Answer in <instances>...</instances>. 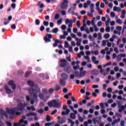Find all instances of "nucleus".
Returning <instances> with one entry per match:
<instances>
[{"mask_svg": "<svg viewBox=\"0 0 126 126\" xmlns=\"http://www.w3.org/2000/svg\"><path fill=\"white\" fill-rule=\"evenodd\" d=\"M47 104L49 107H54V108H58V109L61 108L60 102L55 99H53L51 101H49Z\"/></svg>", "mask_w": 126, "mask_h": 126, "instance_id": "1", "label": "nucleus"}, {"mask_svg": "<svg viewBox=\"0 0 126 126\" xmlns=\"http://www.w3.org/2000/svg\"><path fill=\"white\" fill-rule=\"evenodd\" d=\"M60 6L62 9H67V7L68 6V0H63V1L60 5Z\"/></svg>", "mask_w": 126, "mask_h": 126, "instance_id": "2", "label": "nucleus"}, {"mask_svg": "<svg viewBox=\"0 0 126 126\" xmlns=\"http://www.w3.org/2000/svg\"><path fill=\"white\" fill-rule=\"evenodd\" d=\"M53 38L52 34L46 33V36L44 37V40L46 43H49L51 42V39Z\"/></svg>", "mask_w": 126, "mask_h": 126, "instance_id": "3", "label": "nucleus"}, {"mask_svg": "<svg viewBox=\"0 0 126 126\" xmlns=\"http://www.w3.org/2000/svg\"><path fill=\"white\" fill-rule=\"evenodd\" d=\"M26 106H27V103H22L20 102L18 104V107H19L20 111H23L24 109H25V107H26Z\"/></svg>", "mask_w": 126, "mask_h": 126, "instance_id": "4", "label": "nucleus"}, {"mask_svg": "<svg viewBox=\"0 0 126 126\" xmlns=\"http://www.w3.org/2000/svg\"><path fill=\"white\" fill-rule=\"evenodd\" d=\"M61 63H61L60 64V66L61 67H65L66 66V60L64 59H63L61 60Z\"/></svg>", "mask_w": 126, "mask_h": 126, "instance_id": "5", "label": "nucleus"}, {"mask_svg": "<svg viewBox=\"0 0 126 126\" xmlns=\"http://www.w3.org/2000/svg\"><path fill=\"white\" fill-rule=\"evenodd\" d=\"M6 111L7 113L10 115L11 116H12L15 114L14 110L13 108H12L11 109H9V108H7L6 109Z\"/></svg>", "mask_w": 126, "mask_h": 126, "instance_id": "6", "label": "nucleus"}, {"mask_svg": "<svg viewBox=\"0 0 126 126\" xmlns=\"http://www.w3.org/2000/svg\"><path fill=\"white\" fill-rule=\"evenodd\" d=\"M75 22H76V19L75 18H74L73 20H70L68 19H66L65 21V23L66 25L69 23H75Z\"/></svg>", "mask_w": 126, "mask_h": 126, "instance_id": "7", "label": "nucleus"}, {"mask_svg": "<svg viewBox=\"0 0 126 126\" xmlns=\"http://www.w3.org/2000/svg\"><path fill=\"white\" fill-rule=\"evenodd\" d=\"M32 87L34 90V92H36V93H40V92H41V90L40 88L38 87V85L35 84Z\"/></svg>", "mask_w": 126, "mask_h": 126, "instance_id": "8", "label": "nucleus"}, {"mask_svg": "<svg viewBox=\"0 0 126 126\" xmlns=\"http://www.w3.org/2000/svg\"><path fill=\"white\" fill-rule=\"evenodd\" d=\"M74 10H75V9L73 8L72 6H71L68 10V13L69 14H72L74 15Z\"/></svg>", "mask_w": 126, "mask_h": 126, "instance_id": "9", "label": "nucleus"}, {"mask_svg": "<svg viewBox=\"0 0 126 126\" xmlns=\"http://www.w3.org/2000/svg\"><path fill=\"white\" fill-rule=\"evenodd\" d=\"M61 77L64 79V80H67V78H68V75L66 74L65 73H63L61 74Z\"/></svg>", "mask_w": 126, "mask_h": 126, "instance_id": "10", "label": "nucleus"}, {"mask_svg": "<svg viewBox=\"0 0 126 126\" xmlns=\"http://www.w3.org/2000/svg\"><path fill=\"white\" fill-rule=\"evenodd\" d=\"M64 70L67 73H70L71 72V68L69 66H67L64 68Z\"/></svg>", "mask_w": 126, "mask_h": 126, "instance_id": "11", "label": "nucleus"}, {"mask_svg": "<svg viewBox=\"0 0 126 126\" xmlns=\"http://www.w3.org/2000/svg\"><path fill=\"white\" fill-rule=\"evenodd\" d=\"M60 43H61L60 39H56L55 40V43L53 44V46L54 48H56V47L58 46V44H60Z\"/></svg>", "mask_w": 126, "mask_h": 126, "instance_id": "12", "label": "nucleus"}, {"mask_svg": "<svg viewBox=\"0 0 126 126\" xmlns=\"http://www.w3.org/2000/svg\"><path fill=\"white\" fill-rule=\"evenodd\" d=\"M90 11H91V13L89 12H88V16H89L90 17H93V13H94V12H95V10L91 9Z\"/></svg>", "mask_w": 126, "mask_h": 126, "instance_id": "13", "label": "nucleus"}, {"mask_svg": "<svg viewBox=\"0 0 126 126\" xmlns=\"http://www.w3.org/2000/svg\"><path fill=\"white\" fill-rule=\"evenodd\" d=\"M91 73L93 75H98L99 74V71L97 69H94L91 71Z\"/></svg>", "mask_w": 126, "mask_h": 126, "instance_id": "14", "label": "nucleus"}, {"mask_svg": "<svg viewBox=\"0 0 126 126\" xmlns=\"http://www.w3.org/2000/svg\"><path fill=\"white\" fill-rule=\"evenodd\" d=\"M59 82L61 86H65V81L63 80V79H60Z\"/></svg>", "mask_w": 126, "mask_h": 126, "instance_id": "15", "label": "nucleus"}, {"mask_svg": "<svg viewBox=\"0 0 126 126\" xmlns=\"http://www.w3.org/2000/svg\"><path fill=\"white\" fill-rule=\"evenodd\" d=\"M4 89L6 90L7 94H10L11 93V90L8 88V86H5L4 87Z\"/></svg>", "mask_w": 126, "mask_h": 126, "instance_id": "16", "label": "nucleus"}, {"mask_svg": "<svg viewBox=\"0 0 126 126\" xmlns=\"http://www.w3.org/2000/svg\"><path fill=\"white\" fill-rule=\"evenodd\" d=\"M100 91H99V89H95L94 90V92L92 93V95L93 97H97V94L96 93H99Z\"/></svg>", "mask_w": 126, "mask_h": 126, "instance_id": "17", "label": "nucleus"}, {"mask_svg": "<svg viewBox=\"0 0 126 126\" xmlns=\"http://www.w3.org/2000/svg\"><path fill=\"white\" fill-rule=\"evenodd\" d=\"M26 116L27 117H31V116L34 117L35 116H37V113L35 112H31L30 113H27L26 114Z\"/></svg>", "mask_w": 126, "mask_h": 126, "instance_id": "18", "label": "nucleus"}, {"mask_svg": "<svg viewBox=\"0 0 126 126\" xmlns=\"http://www.w3.org/2000/svg\"><path fill=\"white\" fill-rule=\"evenodd\" d=\"M24 120H26V116L25 115H23L22 116V119L19 120V123L20 124H23L24 123Z\"/></svg>", "mask_w": 126, "mask_h": 126, "instance_id": "19", "label": "nucleus"}, {"mask_svg": "<svg viewBox=\"0 0 126 126\" xmlns=\"http://www.w3.org/2000/svg\"><path fill=\"white\" fill-rule=\"evenodd\" d=\"M121 122V118H119L117 120H115L112 123V126H114L116 124H118V123Z\"/></svg>", "mask_w": 126, "mask_h": 126, "instance_id": "20", "label": "nucleus"}, {"mask_svg": "<svg viewBox=\"0 0 126 126\" xmlns=\"http://www.w3.org/2000/svg\"><path fill=\"white\" fill-rule=\"evenodd\" d=\"M27 83L30 86H31V87H33V86H35V84L34 83V82L31 81V80H28L27 82Z\"/></svg>", "mask_w": 126, "mask_h": 126, "instance_id": "21", "label": "nucleus"}, {"mask_svg": "<svg viewBox=\"0 0 126 126\" xmlns=\"http://www.w3.org/2000/svg\"><path fill=\"white\" fill-rule=\"evenodd\" d=\"M27 110H28V111H31V110H32V111H36V108H35V107H34V106H31L30 107H27Z\"/></svg>", "mask_w": 126, "mask_h": 126, "instance_id": "22", "label": "nucleus"}, {"mask_svg": "<svg viewBox=\"0 0 126 126\" xmlns=\"http://www.w3.org/2000/svg\"><path fill=\"white\" fill-rule=\"evenodd\" d=\"M96 119H98V120H96V122L97 123L98 125H100L102 122V117H96Z\"/></svg>", "mask_w": 126, "mask_h": 126, "instance_id": "23", "label": "nucleus"}, {"mask_svg": "<svg viewBox=\"0 0 126 126\" xmlns=\"http://www.w3.org/2000/svg\"><path fill=\"white\" fill-rule=\"evenodd\" d=\"M35 92L34 89L32 87L29 90V93H30V94H34V93Z\"/></svg>", "mask_w": 126, "mask_h": 126, "instance_id": "24", "label": "nucleus"}, {"mask_svg": "<svg viewBox=\"0 0 126 126\" xmlns=\"http://www.w3.org/2000/svg\"><path fill=\"white\" fill-rule=\"evenodd\" d=\"M70 119H72V120H75L76 116L73 113H71L70 114Z\"/></svg>", "mask_w": 126, "mask_h": 126, "instance_id": "25", "label": "nucleus"}, {"mask_svg": "<svg viewBox=\"0 0 126 126\" xmlns=\"http://www.w3.org/2000/svg\"><path fill=\"white\" fill-rule=\"evenodd\" d=\"M61 122H59V124L61 125H62V124H64V123H65V118L63 117L60 120Z\"/></svg>", "mask_w": 126, "mask_h": 126, "instance_id": "26", "label": "nucleus"}, {"mask_svg": "<svg viewBox=\"0 0 126 126\" xmlns=\"http://www.w3.org/2000/svg\"><path fill=\"white\" fill-rule=\"evenodd\" d=\"M85 74H86V71L84 70L80 73L79 76H80V77H82V76H83V75H85Z\"/></svg>", "mask_w": 126, "mask_h": 126, "instance_id": "27", "label": "nucleus"}, {"mask_svg": "<svg viewBox=\"0 0 126 126\" xmlns=\"http://www.w3.org/2000/svg\"><path fill=\"white\" fill-rule=\"evenodd\" d=\"M61 86H59L58 85H56V87H55V91H60V90H61Z\"/></svg>", "mask_w": 126, "mask_h": 126, "instance_id": "28", "label": "nucleus"}, {"mask_svg": "<svg viewBox=\"0 0 126 126\" xmlns=\"http://www.w3.org/2000/svg\"><path fill=\"white\" fill-rule=\"evenodd\" d=\"M71 36L72 37H73L74 39H75L76 41H78V38L76 37V35H75L74 33H71Z\"/></svg>", "mask_w": 126, "mask_h": 126, "instance_id": "29", "label": "nucleus"}, {"mask_svg": "<svg viewBox=\"0 0 126 126\" xmlns=\"http://www.w3.org/2000/svg\"><path fill=\"white\" fill-rule=\"evenodd\" d=\"M46 122H51V121H52V119H51L50 115L46 116Z\"/></svg>", "mask_w": 126, "mask_h": 126, "instance_id": "30", "label": "nucleus"}, {"mask_svg": "<svg viewBox=\"0 0 126 126\" xmlns=\"http://www.w3.org/2000/svg\"><path fill=\"white\" fill-rule=\"evenodd\" d=\"M78 42L76 43V45L77 46V47H79V46H80L81 42H82V40L81 39H78V40H77Z\"/></svg>", "mask_w": 126, "mask_h": 126, "instance_id": "31", "label": "nucleus"}, {"mask_svg": "<svg viewBox=\"0 0 126 126\" xmlns=\"http://www.w3.org/2000/svg\"><path fill=\"white\" fill-rule=\"evenodd\" d=\"M14 84V81H13V80H11L8 82V85H10V86H11Z\"/></svg>", "mask_w": 126, "mask_h": 126, "instance_id": "32", "label": "nucleus"}, {"mask_svg": "<svg viewBox=\"0 0 126 126\" xmlns=\"http://www.w3.org/2000/svg\"><path fill=\"white\" fill-rule=\"evenodd\" d=\"M32 97L34 100H37V98H38V94L37 93H33Z\"/></svg>", "mask_w": 126, "mask_h": 126, "instance_id": "33", "label": "nucleus"}, {"mask_svg": "<svg viewBox=\"0 0 126 126\" xmlns=\"http://www.w3.org/2000/svg\"><path fill=\"white\" fill-rule=\"evenodd\" d=\"M6 113V112H5V111H4V110H3V109H0V115H1L2 116H3L4 115H5Z\"/></svg>", "mask_w": 126, "mask_h": 126, "instance_id": "34", "label": "nucleus"}, {"mask_svg": "<svg viewBox=\"0 0 126 126\" xmlns=\"http://www.w3.org/2000/svg\"><path fill=\"white\" fill-rule=\"evenodd\" d=\"M58 31H59V29L58 28H56L52 30L53 33H55V34L58 33Z\"/></svg>", "mask_w": 126, "mask_h": 126, "instance_id": "35", "label": "nucleus"}, {"mask_svg": "<svg viewBox=\"0 0 126 126\" xmlns=\"http://www.w3.org/2000/svg\"><path fill=\"white\" fill-rule=\"evenodd\" d=\"M39 97L40 99H41V100H43V99H44L45 96H44V94H43L40 93L39 94Z\"/></svg>", "mask_w": 126, "mask_h": 126, "instance_id": "36", "label": "nucleus"}, {"mask_svg": "<svg viewBox=\"0 0 126 126\" xmlns=\"http://www.w3.org/2000/svg\"><path fill=\"white\" fill-rule=\"evenodd\" d=\"M13 109L15 112H15H18L19 111H20V108H19L18 106L17 107H14Z\"/></svg>", "mask_w": 126, "mask_h": 126, "instance_id": "37", "label": "nucleus"}, {"mask_svg": "<svg viewBox=\"0 0 126 126\" xmlns=\"http://www.w3.org/2000/svg\"><path fill=\"white\" fill-rule=\"evenodd\" d=\"M64 47L65 48H69V45L68 44V42H67V41H64Z\"/></svg>", "mask_w": 126, "mask_h": 126, "instance_id": "38", "label": "nucleus"}, {"mask_svg": "<svg viewBox=\"0 0 126 126\" xmlns=\"http://www.w3.org/2000/svg\"><path fill=\"white\" fill-rule=\"evenodd\" d=\"M98 37L97 38V40H102V33L98 32Z\"/></svg>", "mask_w": 126, "mask_h": 126, "instance_id": "39", "label": "nucleus"}, {"mask_svg": "<svg viewBox=\"0 0 126 126\" xmlns=\"http://www.w3.org/2000/svg\"><path fill=\"white\" fill-rule=\"evenodd\" d=\"M95 17L93 18L91 22L92 25H94L95 24Z\"/></svg>", "mask_w": 126, "mask_h": 126, "instance_id": "40", "label": "nucleus"}, {"mask_svg": "<svg viewBox=\"0 0 126 126\" xmlns=\"http://www.w3.org/2000/svg\"><path fill=\"white\" fill-rule=\"evenodd\" d=\"M116 23H118V24H119L120 25H122V24H123V22H122L121 19H118L116 21Z\"/></svg>", "mask_w": 126, "mask_h": 126, "instance_id": "41", "label": "nucleus"}, {"mask_svg": "<svg viewBox=\"0 0 126 126\" xmlns=\"http://www.w3.org/2000/svg\"><path fill=\"white\" fill-rule=\"evenodd\" d=\"M5 124H6V125H7V126H12V124L11 123V122L8 121L5 122Z\"/></svg>", "mask_w": 126, "mask_h": 126, "instance_id": "42", "label": "nucleus"}, {"mask_svg": "<svg viewBox=\"0 0 126 126\" xmlns=\"http://www.w3.org/2000/svg\"><path fill=\"white\" fill-rule=\"evenodd\" d=\"M104 37L105 39H108V38H110V34L106 33L104 34Z\"/></svg>", "mask_w": 126, "mask_h": 126, "instance_id": "43", "label": "nucleus"}, {"mask_svg": "<svg viewBox=\"0 0 126 126\" xmlns=\"http://www.w3.org/2000/svg\"><path fill=\"white\" fill-rule=\"evenodd\" d=\"M68 123H71V126H72L74 125V122L71 121L69 119H68Z\"/></svg>", "mask_w": 126, "mask_h": 126, "instance_id": "44", "label": "nucleus"}, {"mask_svg": "<svg viewBox=\"0 0 126 126\" xmlns=\"http://www.w3.org/2000/svg\"><path fill=\"white\" fill-rule=\"evenodd\" d=\"M43 25L46 27L49 26V22L46 21H43Z\"/></svg>", "mask_w": 126, "mask_h": 126, "instance_id": "45", "label": "nucleus"}, {"mask_svg": "<svg viewBox=\"0 0 126 126\" xmlns=\"http://www.w3.org/2000/svg\"><path fill=\"white\" fill-rule=\"evenodd\" d=\"M42 93H43V94H47L48 93V90L46 89H43Z\"/></svg>", "mask_w": 126, "mask_h": 126, "instance_id": "46", "label": "nucleus"}, {"mask_svg": "<svg viewBox=\"0 0 126 126\" xmlns=\"http://www.w3.org/2000/svg\"><path fill=\"white\" fill-rule=\"evenodd\" d=\"M53 124H55V122H52L50 123H46L45 124V126H52V125H53Z\"/></svg>", "mask_w": 126, "mask_h": 126, "instance_id": "47", "label": "nucleus"}, {"mask_svg": "<svg viewBox=\"0 0 126 126\" xmlns=\"http://www.w3.org/2000/svg\"><path fill=\"white\" fill-rule=\"evenodd\" d=\"M57 112H58V110L57 109H55L52 111L51 115H52V116H54V115H55L56 114H57Z\"/></svg>", "mask_w": 126, "mask_h": 126, "instance_id": "48", "label": "nucleus"}, {"mask_svg": "<svg viewBox=\"0 0 126 126\" xmlns=\"http://www.w3.org/2000/svg\"><path fill=\"white\" fill-rule=\"evenodd\" d=\"M110 16L111 17H115V16H116V14L114 12H111Z\"/></svg>", "mask_w": 126, "mask_h": 126, "instance_id": "49", "label": "nucleus"}, {"mask_svg": "<svg viewBox=\"0 0 126 126\" xmlns=\"http://www.w3.org/2000/svg\"><path fill=\"white\" fill-rule=\"evenodd\" d=\"M59 18H60V14H56L55 15V20H58V19H59Z\"/></svg>", "mask_w": 126, "mask_h": 126, "instance_id": "50", "label": "nucleus"}, {"mask_svg": "<svg viewBox=\"0 0 126 126\" xmlns=\"http://www.w3.org/2000/svg\"><path fill=\"white\" fill-rule=\"evenodd\" d=\"M116 29H117V30H118V31H122L123 28L121 26H118L116 27Z\"/></svg>", "mask_w": 126, "mask_h": 126, "instance_id": "51", "label": "nucleus"}, {"mask_svg": "<svg viewBox=\"0 0 126 126\" xmlns=\"http://www.w3.org/2000/svg\"><path fill=\"white\" fill-rule=\"evenodd\" d=\"M103 47H105L107 44V40H103L102 42Z\"/></svg>", "mask_w": 126, "mask_h": 126, "instance_id": "52", "label": "nucleus"}, {"mask_svg": "<svg viewBox=\"0 0 126 126\" xmlns=\"http://www.w3.org/2000/svg\"><path fill=\"white\" fill-rule=\"evenodd\" d=\"M79 122H80V123H83L84 119H83V118L81 117V116H79Z\"/></svg>", "mask_w": 126, "mask_h": 126, "instance_id": "53", "label": "nucleus"}, {"mask_svg": "<svg viewBox=\"0 0 126 126\" xmlns=\"http://www.w3.org/2000/svg\"><path fill=\"white\" fill-rule=\"evenodd\" d=\"M37 113H39V114H43V113H44V109L41 108L38 110Z\"/></svg>", "mask_w": 126, "mask_h": 126, "instance_id": "54", "label": "nucleus"}, {"mask_svg": "<svg viewBox=\"0 0 126 126\" xmlns=\"http://www.w3.org/2000/svg\"><path fill=\"white\" fill-rule=\"evenodd\" d=\"M87 20V16L86 15L84 16V20H83V23H85Z\"/></svg>", "mask_w": 126, "mask_h": 126, "instance_id": "55", "label": "nucleus"}, {"mask_svg": "<svg viewBox=\"0 0 126 126\" xmlns=\"http://www.w3.org/2000/svg\"><path fill=\"white\" fill-rule=\"evenodd\" d=\"M40 25V20L36 19L35 20V25Z\"/></svg>", "mask_w": 126, "mask_h": 126, "instance_id": "56", "label": "nucleus"}, {"mask_svg": "<svg viewBox=\"0 0 126 126\" xmlns=\"http://www.w3.org/2000/svg\"><path fill=\"white\" fill-rule=\"evenodd\" d=\"M61 28L62 30H65V29H66V26H65V25H63Z\"/></svg>", "mask_w": 126, "mask_h": 126, "instance_id": "57", "label": "nucleus"}, {"mask_svg": "<svg viewBox=\"0 0 126 126\" xmlns=\"http://www.w3.org/2000/svg\"><path fill=\"white\" fill-rule=\"evenodd\" d=\"M45 30V27L44 26H41L40 28V31H41V32H43Z\"/></svg>", "mask_w": 126, "mask_h": 126, "instance_id": "58", "label": "nucleus"}, {"mask_svg": "<svg viewBox=\"0 0 126 126\" xmlns=\"http://www.w3.org/2000/svg\"><path fill=\"white\" fill-rule=\"evenodd\" d=\"M110 27H107L105 29V31L106 32H107V33H109V32H110Z\"/></svg>", "mask_w": 126, "mask_h": 126, "instance_id": "59", "label": "nucleus"}, {"mask_svg": "<svg viewBox=\"0 0 126 126\" xmlns=\"http://www.w3.org/2000/svg\"><path fill=\"white\" fill-rule=\"evenodd\" d=\"M100 7L101 8H105V4L103 2L100 3Z\"/></svg>", "mask_w": 126, "mask_h": 126, "instance_id": "60", "label": "nucleus"}, {"mask_svg": "<svg viewBox=\"0 0 126 126\" xmlns=\"http://www.w3.org/2000/svg\"><path fill=\"white\" fill-rule=\"evenodd\" d=\"M54 91H55V90H54V89L50 88V89H49V93H54Z\"/></svg>", "mask_w": 126, "mask_h": 126, "instance_id": "61", "label": "nucleus"}, {"mask_svg": "<svg viewBox=\"0 0 126 126\" xmlns=\"http://www.w3.org/2000/svg\"><path fill=\"white\" fill-rule=\"evenodd\" d=\"M97 26L98 27H101V26H102V22L101 21L98 22Z\"/></svg>", "mask_w": 126, "mask_h": 126, "instance_id": "62", "label": "nucleus"}, {"mask_svg": "<svg viewBox=\"0 0 126 126\" xmlns=\"http://www.w3.org/2000/svg\"><path fill=\"white\" fill-rule=\"evenodd\" d=\"M21 125V123H20L19 122L18 123H14V126H20Z\"/></svg>", "mask_w": 126, "mask_h": 126, "instance_id": "63", "label": "nucleus"}, {"mask_svg": "<svg viewBox=\"0 0 126 126\" xmlns=\"http://www.w3.org/2000/svg\"><path fill=\"white\" fill-rule=\"evenodd\" d=\"M60 39H65L66 36H65L64 35H61L60 36Z\"/></svg>", "mask_w": 126, "mask_h": 126, "instance_id": "64", "label": "nucleus"}]
</instances>
